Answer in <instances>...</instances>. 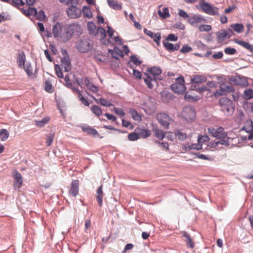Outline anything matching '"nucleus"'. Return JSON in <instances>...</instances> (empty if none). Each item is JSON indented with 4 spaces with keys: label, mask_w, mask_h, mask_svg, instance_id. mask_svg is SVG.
<instances>
[{
    "label": "nucleus",
    "mask_w": 253,
    "mask_h": 253,
    "mask_svg": "<svg viewBox=\"0 0 253 253\" xmlns=\"http://www.w3.org/2000/svg\"><path fill=\"white\" fill-rule=\"evenodd\" d=\"M90 109L92 112L97 117H99L102 113V109L97 105H92Z\"/></svg>",
    "instance_id": "obj_33"
},
{
    "label": "nucleus",
    "mask_w": 253,
    "mask_h": 253,
    "mask_svg": "<svg viewBox=\"0 0 253 253\" xmlns=\"http://www.w3.org/2000/svg\"><path fill=\"white\" fill-rule=\"evenodd\" d=\"M194 16H195V18L196 23H202V22H206V19H205V18H204L201 15H194Z\"/></svg>",
    "instance_id": "obj_57"
},
{
    "label": "nucleus",
    "mask_w": 253,
    "mask_h": 253,
    "mask_svg": "<svg viewBox=\"0 0 253 253\" xmlns=\"http://www.w3.org/2000/svg\"><path fill=\"white\" fill-rule=\"evenodd\" d=\"M10 4L16 7H20V6L25 5L24 2L22 0H10Z\"/></svg>",
    "instance_id": "obj_40"
},
{
    "label": "nucleus",
    "mask_w": 253,
    "mask_h": 253,
    "mask_svg": "<svg viewBox=\"0 0 253 253\" xmlns=\"http://www.w3.org/2000/svg\"><path fill=\"white\" fill-rule=\"evenodd\" d=\"M26 61V56L23 52H19L17 58V62L20 68H24Z\"/></svg>",
    "instance_id": "obj_20"
},
{
    "label": "nucleus",
    "mask_w": 253,
    "mask_h": 253,
    "mask_svg": "<svg viewBox=\"0 0 253 253\" xmlns=\"http://www.w3.org/2000/svg\"><path fill=\"white\" fill-rule=\"evenodd\" d=\"M28 76L33 75V68L32 66L29 64H26L23 68Z\"/></svg>",
    "instance_id": "obj_44"
},
{
    "label": "nucleus",
    "mask_w": 253,
    "mask_h": 253,
    "mask_svg": "<svg viewBox=\"0 0 253 253\" xmlns=\"http://www.w3.org/2000/svg\"><path fill=\"white\" fill-rule=\"evenodd\" d=\"M163 43L165 48L170 52L177 50L180 47V44L179 43L173 44L171 43L165 41H164Z\"/></svg>",
    "instance_id": "obj_17"
},
{
    "label": "nucleus",
    "mask_w": 253,
    "mask_h": 253,
    "mask_svg": "<svg viewBox=\"0 0 253 253\" xmlns=\"http://www.w3.org/2000/svg\"><path fill=\"white\" fill-rule=\"evenodd\" d=\"M210 140L209 137L207 135H199L198 137V142L202 145L203 143L208 142Z\"/></svg>",
    "instance_id": "obj_39"
},
{
    "label": "nucleus",
    "mask_w": 253,
    "mask_h": 253,
    "mask_svg": "<svg viewBox=\"0 0 253 253\" xmlns=\"http://www.w3.org/2000/svg\"><path fill=\"white\" fill-rule=\"evenodd\" d=\"M234 91V87L231 85L225 84H220L219 89L217 90L215 93V96H219L223 95H226L227 93L233 92Z\"/></svg>",
    "instance_id": "obj_9"
},
{
    "label": "nucleus",
    "mask_w": 253,
    "mask_h": 253,
    "mask_svg": "<svg viewBox=\"0 0 253 253\" xmlns=\"http://www.w3.org/2000/svg\"><path fill=\"white\" fill-rule=\"evenodd\" d=\"M178 37L172 34H169L167 37L166 40L168 41L175 42L177 40Z\"/></svg>",
    "instance_id": "obj_55"
},
{
    "label": "nucleus",
    "mask_w": 253,
    "mask_h": 253,
    "mask_svg": "<svg viewBox=\"0 0 253 253\" xmlns=\"http://www.w3.org/2000/svg\"><path fill=\"white\" fill-rule=\"evenodd\" d=\"M114 112L121 116H124L125 115V113L124 112L122 109L117 107H115L114 108Z\"/></svg>",
    "instance_id": "obj_54"
},
{
    "label": "nucleus",
    "mask_w": 253,
    "mask_h": 253,
    "mask_svg": "<svg viewBox=\"0 0 253 253\" xmlns=\"http://www.w3.org/2000/svg\"><path fill=\"white\" fill-rule=\"evenodd\" d=\"M158 14L163 19L168 18L170 16L169 10L168 8L167 7H165L164 8H163V12H162L161 10H159Z\"/></svg>",
    "instance_id": "obj_36"
},
{
    "label": "nucleus",
    "mask_w": 253,
    "mask_h": 253,
    "mask_svg": "<svg viewBox=\"0 0 253 253\" xmlns=\"http://www.w3.org/2000/svg\"><path fill=\"white\" fill-rule=\"evenodd\" d=\"M207 78L204 75H194L191 80V89L202 92L208 90L205 85L200 86V84L206 82Z\"/></svg>",
    "instance_id": "obj_3"
},
{
    "label": "nucleus",
    "mask_w": 253,
    "mask_h": 253,
    "mask_svg": "<svg viewBox=\"0 0 253 253\" xmlns=\"http://www.w3.org/2000/svg\"><path fill=\"white\" fill-rule=\"evenodd\" d=\"M64 81H65V85L67 87H72V82L71 81V80H70L69 79V77H68V76H66L65 78H64Z\"/></svg>",
    "instance_id": "obj_59"
},
{
    "label": "nucleus",
    "mask_w": 253,
    "mask_h": 253,
    "mask_svg": "<svg viewBox=\"0 0 253 253\" xmlns=\"http://www.w3.org/2000/svg\"><path fill=\"white\" fill-rule=\"evenodd\" d=\"M87 87L93 93H96L98 91L97 87L94 85L92 83H91Z\"/></svg>",
    "instance_id": "obj_58"
},
{
    "label": "nucleus",
    "mask_w": 253,
    "mask_h": 253,
    "mask_svg": "<svg viewBox=\"0 0 253 253\" xmlns=\"http://www.w3.org/2000/svg\"><path fill=\"white\" fill-rule=\"evenodd\" d=\"M220 145L227 146L228 145V142L226 140L219 139L209 143L208 146L211 148H215L218 147Z\"/></svg>",
    "instance_id": "obj_19"
},
{
    "label": "nucleus",
    "mask_w": 253,
    "mask_h": 253,
    "mask_svg": "<svg viewBox=\"0 0 253 253\" xmlns=\"http://www.w3.org/2000/svg\"><path fill=\"white\" fill-rule=\"evenodd\" d=\"M79 180H73L71 183V187L69 190V193L73 197H76L79 193Z\"/></svg>",
    "instance_id": "obj_15"
},
{
    "label": "nucleus",
    "mask_w": 253,
    "mask_h": 253,
    "mask_svg": "<svg viewBox=\"0 0 253 253\" xmlns=\"http://www.w3.org/2000/svg\"><path fill=\"white\" fill-rule=\"evenodd\" d=\"M224 52L226 54L233 55L236 53V50L234 48L228 47L224 49Z\"/></svg>",
    "instance_id": "obj_51"
},
{
    "label": "nucleus",
    "mask_w": 253,
    "mask_h": 253,
    "mask_svg": "<svg viewBox=\"0 0 253 253\" xmlns=\"http://www.w3.org/2000/svg\"><path fill=\"white\" fill-rule=\"evenodd\" d=\"M244 97L246 100L253 98V90L252 89H246L244 92Z\"/></svg>",
    "instance_id": "obj_38"
},
{
    "label": "nucleus",
    "mask_w": 253,
    "mask_h": 253,
    "mask_svg": "<svg viewBox=\"0 0 253 253\" xmlns=\"http://www.w3.org/2000/svg\"><path fill=\"white\" fill-rule=\"evenodd\" d=\"M212 57L215 59H221L223 57V53L221 51L218 52L216 53L213 54Z\"/></svg>",
    "instance_id": "obj_64"
},
{
    "label": "nucleus",
    "mask_w": 253,
    "mask_h": 253,
    "mask_svg": "<svg viewBox=\"0 0 253 253\" xmlns=\"http://www.w3.org/2000/svg\"><path fill=\"white\" fill-rule=\"evenodd\" d=\"M144 32L147 36L151 38L158 45H160V40L161 39V34L160 33L158 32L157 33H154L152 31L148 30L146 29H144Z\"/></svg>",
    "instance_id": "obj_14"
},
{
    "label": "nucleus",
    "mask_w": 253,
    "mask_h": 253,
    "mask_svg": "<svg viewBox=\"0 0 253 253\" xmlns=\"http://www.w3.org/2000/svg\"><path fill=\"white\" fill-rule=\"evenodd\" d=\"M122 125L124 127H129L130 129H132L134 127L130 122L126 121L125 119L122 120Z\"/></svg>",
    "instance_id": "obj_53"
},
{
    "label": "nucleus",
    "mask_w": 253,
    "mask_h": 253,
    "mask_svg": "<svg viewBox=\"0 0 253 253\" xmlns=\"http://www.w3.org/2000/svg\"><path fill=\"white\" fill-rule=\"evenodd\" d=\"M154 135L158 139L162 140L164 137V133L159 129L155 128L154 129Z\"/></svg>",
    "instance_id": "obj_42"
},
{
    "label": "nucleus",
    "mask_w": 253,
    "mask_h": 253,
    "mask_svg": "<svg viewBox=\"0 0 253 253\" xmlns=\"http://www.w3.org/2000/svg\"><path fill=\"white\" fill-rule=\"evenodd\" d=\"M130 59L132 62H133L134 64L136 65H140L141 64L142 61L140 60L136 56L132 55L130 57Z\"/></svg>",
    "instance_id": "obj_56"
},
{
    "label": "nucleus",
    "mask_w": 253,
    "mask_h": 253,
    "mask_svg": "<svg viewBox=\"0 0 253 253\" xmlns=\"http://www.w3.org/2000/svg\"><path fill=\"white\" fill-rule=\"evenodd\" d=\"M183 236L184 238V241L186 242L187 246L191 249L193 248L194 247V243L191 239L189 235L185 232L183 234Z\"/></svg>",
    "instance_id": "obj_25"
},
{
    "label": "nucleus",
    "mask_w": 253,
    "mask_h": 253,
    "mask_svg": "<svg viewBox=\"0 0 253 253\" xmlns=\"http://www.w3.org/2000/svg\"><path fill=\"white\" fill-rule=\"evenodd\" d=\"M109 6L115 10H120L122 9V3L118 0H107Z\"/></svg>",
    "instance_id": "obj_18"
},
{
    "label": "nucleus",
    "mask_w": 253,
    "mask_h": 253,
    "mask_svg": "<svg viewBox=\"0 0 253 253\" xmlns=\"http://www.w3.org/2000/svg\"><path fill=\"white\" fill-rule=\"evenodd\" d=\"M54 137V134H50L46 136V143L47 146H50L52 144Z\"/></svg>",
    "instance_id": "obj_49"
},
{
    "label": "nucleus",
    "mask_w": 253,
    "mask_h": 253,
    "mask_svg": "<svg viewBox=\"0 0 253 253\" xmlns=\"http://www.w3.org/2000/svg\"><path fill=\"white\" fill-rule=\"evenodd\" d=\"M243 129L247 132H253V122L251 120L247 121Z\"/></svg>",
    "instance_id": "obj_28"
},
{
    "label": "nucleus",
    "mask_w": 253,
    "mask_h": 253,
    "mask_svg": "<svg viewBox=\"0 0 253 253\" xmlns=\"http://www.w3.org/2000/svg\"><path fill=\"white\" fill-rule=\"evenodd\" d=\"M181 115L187 122L193 121L196 117V113L191 107L187 106L183 108Z\"/></svg>",
    "instance_id": "obj_8"
},
{
    "label": "nucleus",
    "mask_w": 253,
    "mask_h": 253,
    "mask_svg": "<svg viewBox=\"0 0 253 253\" xmlns=\"http://www.w3.org/2000/svg\"><path fill=\"white\" fill-rule=\"evenodd\" d=\"M226 38H227V36L225 31H223L219 33L218 36V40L223 41Z\"/></svg>",
    "instance_id": "obj_62"
},
{
    "label": "nucleus",
    "mask_w": 253,
    "mask_h": 253,
    "mask_svg": "<svg viewBox=\"0 0 253 253\" xmlns=\"http://www.w3.org/2000/svg\"><path fill=\"white\" fill-rule=\"evenodd\" d=\"M44 89L46 91L48 92H52L53 91L52 86L50 81H45Z\"/></svg>",
    "instance_id": "obj_46"
},
{
    "label": "nucleus",
    "mask_w": 253,
    "mask_h": 253,
    "mask_svg": "<svg viewBox=\"0 0 253 253\" xmlns=\"http://www.w3.org/2000/svg\"><path fill=\"white\" fill-rule=\"evenodd\" d=\"M9 136V132L6 129H0V139L4 141L7 139Z\"/></svg>",
    "instance_id": "obj_34"
},
{
    "label": "nucleus",
    "mask_w": 253,
    "mask_h": 253,
    "mask_svg": "<svg viewBox=\"0 0 253 253\" xmlns=\"http://www.w3.org/2000/svg\"><path fill=\"white\" fill-rule=\"evenodd\" d=\"M178 14L180 16H181L184 18H189L188 14L184 10H183L182 9L178 10Z\"/></svg>",
    "instance_id": "obj_61"
},
{
    "label": "nucleus",
    "mask_w": 253,
    "mask_h": 253,
    "mask_svg": "<svg viewBox=\"0 0 253 253\" xmlns=\"http://www.w3.org/2000/svg\"><path fill=\"white\" fill-rule=\"evenodd\" d=\"M202 145L198 143H194L191 144H186L184 146V149L186 151H190L191 150H199L201 149Z\"/></svg>",
    "instance_id": "obj_23"
},
{
    "label": "nucleus",
    "mask_w": 253,
    "mask_h": 253,
    "mask_svg": "<svg viewBox=\"0 0 253 253\" xmlns=\"http://www.w3.org/2000/svg\"><path fill=\"white\" fill-rule=\"evenodd\" d=\"M211 29V27L209 25H202L199 27L200 32H209Z\"/></svg>",
    "instance_id": "obj_47"
},
{
    "label": "nucleus",
    "mask_w": 253,
    "mask_h": 253,
    "mask_svg": "<svg viewBox=\"0 0 253 253\" xmlns=\"http://www.w3.org/2000/svg\"><path fill=\"white\" fill-rule=\"evenodd\" d=\"M92 98L97 104H101L102 106L106 107H110L113 106V104L112 103L107 101L104 98H101L99 99H97L93 96H92Z\"/></svg>",
    "instance_id": "obj_27"
},
{
    "label": "nucleus",
    "mask_w": 253,
    "mask_h": 253,
    "mask_svg": "<svg viewBox=\"0 0 253 253\" xmlns=\"http://www.w3.org/2000/svg\"><path fill=\"white\" fill-rule=\"evenodd\" d=\"M216 134L218 136H216L217 138H224L227 136V134L224 131V128L221 127H218L215 129Z\"/></svg>",
    "instance_id": "obj_32"
},
{
    "label": "nucleus",
    "mask_w": 253,
    "mask_h": 253,
    "mask_svg": "<svg viewBox=\"0 0 253 253\" xmlns=\"http://www.w3.org/2000/svg\"><path fill=\"white\" fill-rule=\"evenodd\" d=\"M208 132L214 137H216V136H218L216 134L215 128H209L208 129Z\"/></svg>",
    "instance_id": "obj_63"
},
{
    "label": "nucleus",
    "mask_w": 253,
    "mask_h": 253,
    "mask_svg": "<svg viewBox=\"0 0 253 253\" xmlns=\"http://www.w3.org/2000/svg\"><path fill=\"white\" fill-rule=\"evenodd\" d=\"M231 27L237 33H242L244 29L243 25L239 23L233 24L231 25Z\"/></svg>",
    "instance_id": "obj_30"
},
{
    "label": "nucleus",
    "mask_w": 253,
    "mask_h": 253,
    "mask_svg": "<svg viewBox=\"0 0 253 253\" xmlns=\"http://www.w3.org/2000/svg\"><path fill=\"white\" fill-rule=\"evenodd\" d=\"M49 121L48 118H45L41 121H35L36 125L39 127H42Z\"/></svg>",
    "instance_id": "obj_43"
},
{
    "label": "nucleus",
    "mask_w": 253,
    "mask_h": 253,
    "mask_svg": "<svg viewBox=\"0 0 253 253\" xmlns=\"http://www.w3.org/2000/svg\"><path fill=\"white\" fill-rule=\"evenodd\" d=\"M139 138L138 133L132 132L128 135V139L130 141H135Z\"/></svg>",
    "instance_id": "obj_45"
},
{
    "label": "nucleus",
    "mask_w": 253,
    "mask_h": 253,
    "mask_svg": "<svg viewBox=\"0 0 253 253\" xmlns=\"http://www.w3.org/2000/svg\"><path fill=\"white\" fill-rule=\"evenodd\" d=\"M219 103L221 110L224 113L229 115L232 114L234 111L233 102L226 97H223L219 100Z\"/></svg>",
    "instance_id": "obj_5"
},
{
    "label": "nucleus",
    "mask_w": 253,
    "mask_h": 253,
    "mask_svg": "<svg viewBox=\"0 0 253 253\" xmlns=\"http://www.w3.org/2000/svg\"><path fill=\"white\" fill-rule=\"evenodd\" d=\"M60 65H55V71L56 75L60 78H63V75L62 71L64 70L65 72H68L71 69V64L69 58H64L61 59Z\"/></svg>",
    "instance_id": "obj_4"
},
{
    "label": "nucleus",
    "mask_w": 253,
    "mask_h": 253,
    "mask_svg": "<svg viewBox=\"0 0 253 253\" xmlns=\"http://www.w3.org/2000/svg\"><path fill=\"white\" fill-rule=\"evenodd\" d=\"M62 3H64L66 4H76L78 3L77 0H59Z\"/></svg>",
    "instance_id": "obj_60"
},
{
    "label": "nucleus",
    "mask_w": 253,
    "mask_h": 253,
    "mask_svg": "<svg viewBox=\"0 0 253 253\" xmlns=\"http://www.w3.org/2000/svg\"><path fill=\"white\" fill-rule=\"evenodd\" d=\"M235 42L250 51V49H251L252 44H251L250 43L239 40H236L235 41Z\"/></svg>",
    "instance_id": "obj_31"
},
{
    "label": "nucleus",
    "mask_w": 253,
    "mask_h": 253,
    "mask_svg": "<svg viewBox=\"0 0 253 253\" xmlns=\"http://www.w3.org/2000/svg\"><path fill=\"white\" fill-rule=\"evenodd\" d=\"M97 196L96 199L98 202V205L100 207H101L102 205V199L103 198V193L102 190V185L100 186V187L98 188L97 190Z\"/></svg>",
    "instance_id": "obj_24"
},
{
    "label": "nucleus",
    "mask_w": 253,
    "mask_h": 253,
    "mask_svg": "<svg viewBox=\"0 0 253 253\" xmlns=\"http://www.w3.org/2000/svg\"><path fill=\"white\" fill-rule=\"evenodd\" d=\"M82 29L80 25L77 23L63 24L56 23L52 27V34L59 42L65 43L69 41L75 33L81 34Z\"/></svg>",
    "instance_id": "obj_1"
},
{
    "label": "nucleus",
    "mask_w": 253,
    "mask_h": 253,
    "mask_svg": "<svg viewBox=\"0 0 253 253\" xmlns=\"http://www.w3.org/2000/svg\"><path fill=\"white\" fill-rule=\"evenodd\" d=\"M79 50L82 52H86L89 50L91 47V45L87 41H82L78 45Z\"/></svg>",
    "instance_id": "obj_16"
},
{
    "label": "nucleus",
    "mask_w": 253,
    "mask_h": 253,
    "mask_svg": "<svg viewBox=\"0 0 253 253\" xmlns=\"http://www.w3.org/2000/svg\"><path fill=\"white\" fill-rule=\"evenodd\" d=\"M79 99L82 103L85 106H88L89 103L88 101L82 95V93H79V95L78 96Z\"/></svg>",
    "instance_id": "obj_52"
},
{
    "label": "nucleus",
    "mask_w": 253,
    "mask_h": 253,
    "mask_svg": "<svg viewBox=\"0 0 253 253\" xmlns=\"http://www.w3.org/2000/svg\"><path fill=\"white\" fill-rule=\"evenodd\" d=\"M175 135L180 140H183L186 138V133L181 130H178L175 132Z\"/></svg>",
    "instance_id": "obj_41"
},
{
    "label": "nucleus",
    "mask_w": 253,
    "mask_h": 253,
    "mask_svg": "<svg viewBox=\"0 0 253 253\" xmlns=\"http://www.w3.org/2000/svg\"><path fill=\"white\" fill-rule=\"evenodd\" d=\"M84 16L88 19L92 17V14L90 8L88 6H84L82 10Z\"/></svg>",
    "instance_id": "obj_35"
},
{
    "label": "nucleus",
    "mask_w": 253,
    "mask_h": 253,
    "mask_svg": "<svg viewBox=\"0 0 253 253\" xmlns=\"http://www.w3.org/2000/svg\"><path fill=\"white\" fill-rule=\"evenodd\" d=\"M156 118L160 125L165 129H168L169 124L173 121V119L165 113L157 114Z\"/></svg>",
    "instance_id": "obj_7"
},
{
    "label": "nucleus",
    "mask_w": 253,
    "mask_h": 253,
    "mask_svg": "<svg viewBox=\"0 0 253 253\" xmlns=\"http://www.w3.org/2000/svg\"><path fill=\"white\" fill-rule=\"evenodd\" d=\"M68 16L72 19L80 17L82 14V10L76 6L72 5L67 10Z\"/></svg>",
    "instance_id": "obj_11"
},
{
    "label": "nucleus",
    "mask_w": 253,
    "mask_h": 253,
    "mask_svg": "<svg viewBox=\"0 0 253 253\" xmlns=\"http://www.w3.org/2000/svg\"><path fill=\"white\" fill-rule=\"evenodd\" d=\"M129 114L131 117L135 121H140L141 120V116L135 110H130L129 111Z\"/></svg>",
    "instance_id": "obj_37"
},
{
    "label": "nucleus",
    "mask_w": 253,
    "mask_h": 253,
    "mask_svg": "<svg viewBox=\"0 0 253 253\" xmlns=\"http://www.w3.org/2000/svg\"><path fill=\"white\" fill-rule=\"evenodd\" d=\"M202 9L208 14L211 15H218V8L209 3L204 2L201 5Z\"/></svg>",
    "instance_id": "obj_10"
},
{
    "label": "nucleus",
    "mask_w": 253,
    "mask_h": 253,
    "mask_svg": "<svg viewBox=\"0 0 253 253\" xmlns=\"http://www.w3.org/2000/svg\"><path fill=\"white\" fill-rule=\"evenodd\" d=\"M184 78L180 76L176 78L174 84L171 85V90L176 93L182 94L186 90Z\"/></svg>",
    "instance_id": "obj_6"
},
{
    "label": "nucleus",
    "mask_w": 253,
    "mask_h": 253,
    "mask_svg": "<svg viewBox=\"0 0 253 253\" xmlns=\"http://www.w3.org/2000/svg\"><path fill=\"white\" fill-rule=\"evenodd\" d=\"M82 130L83 131L88 133V134H91L94 136L98 135L97 131L94 128H92L88 126H84L82 127Z\"/></svg>",
    "instance_id": "obj_26"
},
{
    "label": "nucleus",
    "mask_w": 253,
    "mask_h": 253,
    "mask_svg": "<svg viewBox=\"0 0 253 253\" xmlns=\"http://www.w3.org/2000/svg\"><path fill=\"white\" fill-rule=\"evenodd\" d=\"M109 52L115 59H119L120 57L124 56L123 51L117 48H115L113 50H109Z\"/></svg>",
    "instance_id": "obj_22"
},
{
    "label": "nucleus",
    "mask_w": 253,
    "mask_h": 253,
    "mask_svg": "<svg viewBox=\"0 0 253 253\" xmlns=\"http://www.w3.org/2000/svg\"><path fill=\"white\" fill-rule=\"evenodd\" d=\"M139 138H145L149 136L151 134V131L147 129H140L138 131Z\"/></svg>",
    "instance_id": "obj_29"
},
{
    "label": "nucleus",
    "mask_w": 253,
    "mask_h": 253,
    "mask_svg": "<svg viewBox=\"0 0 253 253\" xmlns=\"http://www.w3.org/2000/svg\"><path fill=\"white\" fill-rule=\"evenodd\" d=\"M21 11L23 13L28 16H35L37 14V10L33 7H28L27 9L22 8Z\"/></svg>",
    "instance_id": "obj_21"
},
{
    "label": "nucleus",
    "mask_w": 253,
    "mask_h": 253,
    "mask_svg": "<svg viewBox=\"0 0 253 253\" xmlns=\"http://www.w3.org/2000/svg\"><path fill=\"white\" fill-rule=\"evenodd\" d=\"M162 71L160 67H153L149 68L143 76L144 81L149 88H152L157 80H161Z\"/></svg>",
    "instance_id": "obj_2"
},
{
    "label": "nucleus",
    "mask_w": 253,
    "mask_h": 253,
    "mask_svg": "<svg viewBox=\"0 0 253 253\" xmlns=\"http://www.w3.org/2000/svg\"><path fill=\"white\" fill-rule=\"evenodd\" d=\"M97 36H98L100 37V40L101 41V42L105 45H108L109 43H112V42L111 41L110 39H108L107 41H106L105 40V38L106 36V32L104 29H103L101 27H98L97 30H96V34Z\"/></svg>",
    "instance_id": "obj_13"
},
{
    "label": "nucleus",
    "mask_w": 253,
    "mask_h": 253,
    "mask_svg": "<svg viewBox=\"0 0 253 253\" xmlns=\"http://www.w3.org/2000/svg\"><path fill=\"white\" fill-rule=\"evenodd\" d=\"M12 177L14 179V189L19 190L23 183V179L21 174L16 170L12 171Z\"/></svg>",
    "instance_id": "obj_12"
},
{
    "label": "nucleus",
    "mask_w": 253,
    "mask_h": 253,
    "mask_svg": "<svg viewBox=\"0 0 253 253\" xmlns=\"http://www.w3.org/2000/svg\"><path fill=\"white\" fill-rule=\"evenodd\" d=\"M36 17V18L39 20L42 21L44 20V18L45 17V15L44 14V12L43 10H41L39 11V12H37V14L35 16Z\"/></svg>",
    "instance_id": "obj_48"
},
{
    "label": "nucleus",
    "mask_w": 253,
    "mask_h": 253,
    "mask_svg": "<svg viewBox=\"0 0 253 253\" xmlns=\"http://www.w3.org/2000/svg\"><path fill=\"white\" fill-rule=\"evenodd\" d=\"M192 50V48L187 44H184L183 45L181 49L180 50V52L181 53H187L191 51Z\"/></svg>",
    "instance_id": "obj_50"
}]
</instances>
